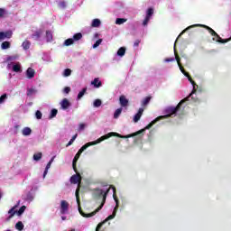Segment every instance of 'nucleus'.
<instances>
[{
  "label": "nucleus",
  "mask_w": 231,
  "mask_h": 231,
  "mask_svg": "<svg viewBox=\"0 0 231 231\" xmlns=\"http://www.w3.org/2000/svg\"><path fill=\"white\" fill-rule=\"evenodd\" d=\"M186 77L189 79V81L190 82V84H192V86H193V90L191 91L189 96H188L186 98L180 100L176 106L166 107L163 111L164 116H160L156 117L153 121H152L148 125L145 126L144 131L147 129H151V127H152V125H154V124H156L157 122H160V120H165V118H174V116H176V115H178V113H180V111H181V106H183V104H185V102L189 101V98H190V97H192V95H194V93H196V91L198 90V84H196V82L194 80H192V77H190V74H188V76H186Z\"/></svg>",
  "instance_id": "obj_1"
},
{
  "label": "nucleus",
  "mask_w": 231,
  "mask_h": 231,
  "mask_svg": "<svg viewBox=\"0 0 231 231\" xmlns=\"http://www.w3.org/2000/svg\"><path fill=\"white\" fill-rule=\"evenodd\" d=\"M145 129H142L139 130L134 134H130L128 135H122L118 133H115V132H110L103 136H101L100 138H98L97 141L94 142H89L87 143L86 144H84L79 150V152L76 153L75 157L76 159L79 160V158H80V154L83 153L84 151H86V149H88V147H91V145H97V143H100V142H104V140H107L108 138H111V136H116L117 138H133L134 136H138V134H142V133H144Z\"/></svg>",
  "instance_id": "obj_2"
},
{
  "label": "nucleus",
  "mask_w": 231,
  "mask_h": 231,
  "mask_svg": "<svg viewBox=\"0 0 231 231\" xmlns=\"http://www.w3.org/2000/svg\"><path fill=\"white\" fill-rule=\"evenodd\" d=\"M109 190H111L110 188H108V189H106V191L104 193V190L100 189H96L95 191L97 192V195L98 196V198H102V201L99 205V207L93 212L86 214L84 213V211L82 210V208L80 207V187H78L76 189V201L78 203V208H79V214L83 217H93V216H95L97 212H100V210H102V208H104V205H106V199H107V194H109Z\"/></svg>",
  "instance_id": "obj_3"
},
{
  "label": "nucleus",
  "mask_w": 231,
  "mask_h": 231,
  "mask_svg": "<svg viewBox=\"0 0 231 231\" xmlns=\"http://www.w3.org/2000/svg\"><path fill=\"white\" fill-rule=\"evenodd\" d=\"M113 189V198L116 201V207L114 208V211L112 213V215H109L106 219L103 222H100L97 227H96V231H100V228H102V226H104V225L106 224V221H110V219H115V217H116V212H118V207H119V201H118V198H116V188H115V186H110Z\"/></svg>",
  "instance_id": "obj_4"
},
{
  "label": "nucleus",
  "mask_w": 231,
  "mask_h": 231,
  "mask_svg": "<svg viewBox=\"0 0 231 231\" xmlns=\"http://www.w3.org/2000/svg\"><path fill=\"white\" fill-rule=\"evenodd\" d=\"M81 182H82V176L80 175V173L77 170L76 174L72 175L70 177V183H72L73 185H77V183H79V186Z\"/></svg>",
  "instance_id": "obj_5"
},
{
  "label": "nucleus",
  "mask_w": 231,
  "mask_h": 231,
  "mask_svg": "<svg viewBox=\"0 0 231 231\" xmlns=\"http://www.w3.org/2000/svg\"><path fill=\"white\" fill-rule=\"evenodd\" d=\"M68 210H69V203L66 200L60 201V214H67Z\"/></svg>",
  "instance_id": "obj_6"
},
{
  "label": "nucleus",
  "mask_w": 231,
  "mask_h": 231,
  "mask_svg": "<svg viewBox=\"0 0 231 231\" xmlns=\"http://www.w3.org/2000/svg\"><path fill=\"white\" fill-rule=\"evenodd\" d=\"M14 33L12 31H6L5 32H0V41H5V39H12V35Z\"/></svg>",
  "instance_id": "obj_7"
},
{
  "label": "nucleus",
  "mask_w": 231,
  "mask_h": 231,
  "mask_svg": "<svg viewBox=\"0 0 231 231\" xmlns=\"http://www.w3.org/2000/svg\"><path fill=\"white\" fill-rule=\"evenodd\" d=\"M60 106L64 111H66V109H69V107H71V103L68 98H63L60 102Z\"/></svg>",
  "instance_id": "obj_8"
},
{
  "label": "nucleus",
  "mask_w": 231,
  "mask_h": 231,
  "mask_svg": "<svg viewBox=\"0 0 231 231\" xmlns=\"http://www.w3.org/2000/svg\"><path fill=\"white\" fill-rule=\"evenodd\" d=\"M119 104L121 107H127L129 106V99H126L125 96L122 95L119 97Z\"/></svg>",
  "instance_id": "obj_9"
},
{
  "label": "nucleus",
  "mask_w": 231,
  "mask_h": 231,
  "mask_svg": "<svg viewBox=\"0 0 231 231\" xmlns=\"http://www.w3.org/2000/svg\"><path fill=\"white\" fill-rule=\"evenodd\" d=\"M15 208H17V205L14 206L11 209H9V217H7V221H10V219H12V217H14L15 214L17 215V210H15Z\"/></svg>",
  "instance_id": "obj_10"
},
{
  "label": "nucleus",
  "mask_w": 231,
  "mask_h": 231,
  "mask_svg": "<svg viewBox=\"0 0 231 231\" xmlns=\"http://www.w3.org/2000/svg\"><path fill=\"white\" fill-rule=\"evenodd\" d=\"M143 115V108H139L137 114L134 116V122L136 124L140 121V118H142V116Z\"/></svg>",
  "instance_id": "obj_11"
},
{
  "label": "nucleus",
  "mask_w": 231,
  "mask_h": 231,
  "mask_svg": "<svg viewBox=\"0 0 231 231\" xmlns=\"http://www.w3.org/2000/svg\"><path fill=\"white\" fill-rule=\"evenodd\" d=\"M26 77L29 79H33V77H35V69H32V68H28L25 73Z\"/></svg>",
  "instance_id": "obj_12"
},
{
  "label": "nucleus",
  "mask_w": 231,
  "mask_h": 231,
  "mask_svg": "<svg viewBox=\"0 0 231 231\" xmlns=\"http://www.w3.org/2000/svg\"><path fill=\"white\" fill-rule=\"evenodd\" d=\"M100 24H102L100 19L96 18L92 21L91 26L92 28H100Z\"/></svg>",
  "instance_id": "obj_13"
},
{
  "label": "nucleus",
  "mask_w": 231,
  "mask_h": 231,
  "mask_svg": "<svg viewBox=\"0 0 231 231\" xmlns=\"http://www.w3.org/2000/svg\"><path fill=\"white\" fill-rule=\"evenodd\" d=\"M173 50L177 64L178 66H181V59L180 58V55H178V51H176V44H174Z\"/></svg>",
  "instance_id": "obj_14"
},
{
  "label": "nucleus",
  "mask_w": 231,
  "mask_h": 231,
  "mask_svg": "<svg viewBox=\"0 0 231 231\" xmlns=\"http://www.w3.org/2000/svg\"><path fill=\"white\" fill-rule=\"evenodd\" d=\"M92 86L94 88H101L102 87V81L98 78H95L93 81H91Z\"/></svg>",
  "instance_id": "obj_15"
},
{
  "label": "nucleus",
  "mask_w": 231,
  "mask_h": 231,
  "mask_svg": "<svg viewBox=\"0 0 231 231\" xmlns=\"http://www.w3.org/2000/svg\"><path fill=\"white\" fill-rule=\"evenodd\" d=\"M55 157H52L51 159V161L47 163L46 165V168H45V171L43 172V178H46V174H48V170L50 169V167H51V163H53V160H54Z\"/></svg>",
  "instance_id": "obj_16"
},
{
  "label": "nucleus",
  "mask_w": 231,
  "mask_h": 231,
  "mask_svg": "<svg viewBox=\"0 0 231 231\" xmlns=\"http://www.w3.org/2000/svg\"><path fill=\"white\" fill-rule=\"evenodd\" d=\"M22 134L23 136H30V134H32V128L30 127H24L23 130H22Z\"/></svg>",
  "instance_id": "obj_17"
},
{
  "label": "nucleus",
  "mask_w": 231,
  "mask_h": 231,
  "mask_svg": "<svg viewBox=\"0 0 231 231\" xmlns=\"http://www.w3.org/2000/svg\"><path fill=\"white\" fill-rule=\"evenodd\" d=\"M30 46H32V42H30V41H28V40H25L22 43V48H23V50H30Z\"/></svg>",
  "instance_id": "obj_18"
},
{
  "label": "nucleus",
  "mask_w": 231,
  "mask_h": 231,
  "mask_svg": "<svg viewBox=\"0 0 231 231\" xmlns=\"http://www.w3.org/2000/svg\"><path fill=\"white\" fill-rule=\"evenodd\" d=\"M13 71H14V73H21V71H23L21 69V63H16L15 65H14Z\"/></svg>",
  "instance_id": "obj_19"
},
{
  "label": "nucleus",
  "mask_w": 231,
  "mask_h": 231,
  "mask_svg": "<svg viewBox=\"0 0 231 231\" xmlns=\"http://www.w3.org/2000/svg\"><path fill=\"white\" fill-rule=\"evenodd\" d=\"M16 230L23 231L24 229V224H23L21 221H18L15 224Z\"/></svg>",
  "instance_id": "obj_20"
},
{
  "label": "nucleus",
  "mask_w": 231,
  "mask_h": 231,
  "mask_svg": "<svg viewBox=\"0 0 231 231\" xmlns=\"http://www.w3.org/2000/svg\"><path fill=\"white\" fill-rule=\"evenodd\" d=\"M46 39L48 42H51V41H53V34L51 31L46 32Z\"/></svg>",
  "instance_id": "obj_21"
},
{
  "label": "nucleus",
  "mask_w": 231,
  "mask_h": 231,
  "mask_svg": "<svg viewBox=\"0 0 231 231\" xmlns=\"http://www.w3.org/2000/svg\"><path fill=\"white\" fill-rule=\"evenodd\" d=\"M88 91V88H82V90L78 94V100H80L84 95H86V92Z\"/></svg>",
  "instance_id": "obj_22"
},
{
  "label": "nucleus",
  "mask_w": 231,
  "mask_h": 231,
  "mask_svg": "<svg viewBox=\"0 0 231 231\" xmlns=\"http://www.w3.org/2000/svg\"><path fill=\"white\" fill-rule=\"evenodd\" d=\"M26 210V206H22L19 210H16V216H23Z\"/></svg>",
  "instance_id": "obj_23"
},
{
  "label": "nucleus",
  "mask_w": 231,
  "mask_h": 231,
  "mask_svg": "<svg viewBox=\"0 0 231 231\" xmlns=\"http://www.w3.org/2000/svg\"><path fill=\"white\" fill-rule=\"evenodd\" d=\"M117 55L118 57H124V55H125V47L119 48V50L117 51Z\"/></svg>",
  "instance_id": "obj_24"
},
{
  "label": "nucleus",
  "mask_w": 231,
  "mask_h": 231,
  "mask_svg": "<svg viewBox=\"0 0 231 231\" xmlns=\"http://www.w3.org/2000/svg\"><path fill=\"white\" fill-rule=\"evenodd\" d=\"M122 107L120 108H117L115 113H114V118L116 119V118H119L120 115H122Z\"/></svg>",
  "instance_id": "obj_25"
},
{
  "label": "nucleus",
  "mask_w": 231,
  "mask_h": 231,
  "mask_svg": "<svg viewBox=\"0 0 231 231\" xmlns=\"http://www.w3.org/2000/svg\"><path fill=\"white\" fill-rule=\"evenodd\" d=\"M202 26V28H205L206 30H208V32L210 33V35H214L216 31H214V29H212L211 27H208V25H200Z\"/></svg>",
  "instance_id": "obj_26"
},
{
  "label": "nucleus",
  "mask_w": 231,
  "mask_h": 231,
  "mask_svg": "<svg viewBox=\"0 0 231 231\" xmlns=\"http://www.w3.org/2000/svg\"><path fill=\"white\" fill-rule=\"evenodd\" d=\"M73 42H75L73 38H69V39L65 40L64 46H71V44H73Z\"/></svg>",
  "instance_id": "obj_27"
},
{
  "label": "nucleus",
  "mask_w": 231,
  "mask_h": 231,
  "mask_svg": "<svg viewBox=\"0 0 231 231\" xmlns=\"http://www.w3.org/2000/svg\"><path fill=\"white\" fill-rule=\"evenodd\" d=\"M42 158V152H37V153H34L33 155V160L35 162H39V160H41Z\"/></svg>",
  "instance_id": "obj_28"
},
{
  "label": "nucleus",
  "mask_w": 231,
  "mask_h": 231,
  "mask_svg": "<svg viewBox=\"0 0 231 231\" xmlns=\"http://www.w3.org/2000/svg\"><path fill=\"white\" fill-rule=\"evenodd\" d=\"M2 50H8L10 48V42H4L1 44Z\"/></svg>",
  "instance_id": "obj_29"
},
{
  "label": "nucleus",
  "mask_w": 231,
  "mask_h": 231,
  "mask_svg": "<svg viewBox=\"0 0 231 231\" xmlns=\"http://www.w3.org/2000/svg\"><path fill=\"white\" fill-rule=\"evenodd\" d=\"M152 98V97L149 96L146 97L143 102H142V106H147V104H149V102H151V99Z\"/></svg>",
  "instance_id": "obj_30"
},
{
  "label": "nucleus",
  "mask_w": 231,
  "mask_h": 231,
  "mask_svg": "<svg viewBox=\"0 0 231 231\" xmlns=\"http://www.w3.org/2000/svg\"><path fill=\"white\" fill-rule=\"evenodd\" d=\"M57 113H59V110H57L56 108L52 109L51 111V115H50L49 118L50 119L55 118V116H57Z\"/></svg>",
  "instance_id": "obj_31"
},
{
  "label": "nucleus",
  "mask_w": 231,
  "mask_h": 231,
  "mask_svg": "<svg viewBox=\"0 0 231 231\" xmlns=\"http://www.w3.org/2000/svg\"><path fill=\"white\" fill-rule=\"evenodd\" d=\"M77 162H79V159H77V157H74L72 161V169L74 172H77Z\"/></svg>",
  "instance_id": "obj_32"
},
{
  "label": "nucleus",
  "mask_w": 231,
  "mask_h": 231,
  "mask_svg": "<svg viewBox=\"0 0 231 231\" xmlns=\"http://www.w3.org/2000/svg\"><path fill=\"white\" fill-rule=\"evenodd\" d=\"M152 14H154V9H152L151 7L148 8L147 13H146V17H149L151 19Z\"/></svg>",
  "instance_id": "obj_33"
},
{
  "label": "nucleus",
  "mask_w": 231,
  "mask_h": 231,
  "mask_svg": "<svg viewBox=\"0 0 231 231\" xmlns=\"http://www.w3.org/2000/svg\"><path fill=\"white\" fill-rule=\"evenodd\" d=\"M127 21V19L125 18H117L116 20V24H124V23H125Z\"/></svg>",
  "instance_id": "obj_34"
},
{
  "label": "nucleus",
  "mask_w": 231,
  "mask_h": 231,
  "mask_svg": "<svg viewBox=\"0 0 231 231\" xmlns=\"http://www.w3.org/2000/svg\"><path fill=\"white\" fill-rule=\"evenodd\" d=\"M72 39H73V41H80V39H82V34L80 32H78L73 35Z\"/></svg>",
  "instance_id": "obj_35"
},
{
  "label": "nucleus",
  "mask_w": 231,
  "mask_h": 231,
  "mask_svg": "<svg viewBox=\"0 0 231 231\" xmlns=\"http://www.w3.org/2000/svg\"><path fill=\"white\" fill-rule=\"evenodd\" d=\"M102 106V100L100 99H96L94 101V107H100Z\"/></svg>",
  "instance_id": "obj_36"
},
{
  "label": "nucleus",
  "mask_w": 231,
  "mask_h": 231,
  "mask_svg": "<svg viewBox=\"0 0 231 231\" xmlns=\"http://www.w3.org/2000/svg\"><path fill=\"white\" fill-rule=\"evenodd\" d=\"M32 39H41V32L36 31L32 35Z\"/></svg>",
  "instance_id": "obj_37"
},
{
  "label": "nucleus",
  "mask_w": 231,
  "mask_h": 231,
  "mask_svg": "<svg viewBox=\"0 0 231 231\" xmlns=\"http://www.w3.org/2000/svg\"><path fill=\"white\" fill-rule=\"evenodd\" d=\"M180 70L182 74H184L185 77H189V72L185 71V69L183 68V65H179Z\"/></svg>",
  "instance_id": "obj_38"
},
{
  "label": "nucleus",
  "mask_w": 231,
  "mask_h": 231,
  "mask_svg": "<svg viewBox=\"0 0 231 231\" xmlns=\"http://www.w3.org/2000/svg\"><path fill=\"white\" fill-rule=\"evenodd\" d=\"M71 75V69H66L63 72L64 77H69Z\"/></svg>",
  "instance_id": "obj_39"
},
{
  "label": "nucleus",
  "mask_w": 231,
  "mask_h": 231,
  "mask_svg": "<svg viewBox=\"0 0 231 231\" xmlns=\"http://www.w3.org/2000/svg\"><path fill=\"white\" fill-rule=\"evenodd\" d=\"M35 93L34 88H28L27 89V97H32Z\"/></svg>",
  "instance_id": "obj_40"
},
{
  "label": "nucleus",
  "mask_w": 231,
  "mask_h": 231,
  "mask_svg": "<svg viewBox=\"0 0 231 231\" xmlns=\"http://www.w3.org/2000/svg\"><path fill=\"white\" fill-rule=\"evenodd\" d=\"M35 116L37 120H41V118H42V113L40 110H37L35 113Z\"/></svg>",
  "instance_id": "obj_41"
},
{
  "label": "nucleus",
  "mask_w": 231,
  "mask_h": 231,
  "mask_svg": "<svg viewBox=\"0 0 231 231\" xmlns=\"http://www.w3.org/2000/svg\"><path fill=\"white\" fill-rule=\"evenodd\" d=\"M149 21H151V18H149V16H145L143 22V26H147V24H149Z\"/></svg>",
  "instance_id": "obj_42"
},
{
  "label": "nucleus",
  "mask_w": 231,
  "mask_h": 231,
  "mask_svg": "<svg viewBox=\"0 0 231 231\" xmlns=\"http://www.w3.org/2000/svg\"><path fill=\"white\" fill-rule=\"evenodd\" d=\"M102 44V39H98L95 44L93 45V48H98V46H100Z\"/></svg>",
  "instance_id": "obj_43"
},
{
  "label": "nucleus",
  "mask_w": 231,
  "mask_h": 231,
  "mask_svg": "<svg viewBox=\"0 0 231 231\" xmlns=\"http://www.w3.org/2000/svg\"><path fill=\"white\" fill-rule=\"evenodd\" d=\"M8 98V95L4 94L0 97V104H3V102H5V100H6Z\"/></svg>",
  "instance_id": "obj_44"
},
{
  "label": "nucleus",
  "mask_w": 231,
  "mask_h": 231,
  "mask_svg": "<svg viewBox=\"0 0 231 231\" xmlns=\"http://www.w3.org/2000/svg\"><path fill=\"white\" fill-rule=\"evenodd\" d=\"M86 129V124L80 123L79 126V131H84Z\"/></svg>",
  "instance_id": "obj_45"
},
{
  "label": "nucleus",
  "mask_w": 231,
  "mask_h": 231,
  "mask_svg": "<svg viewBox=\"0 0 231 231\" xmlns=\"http://www.w3.org/2000/svg\"><path fill=\"white\" fill-rule=\"evenodd\" d=\"M59 6H60V8H66V2L65 1L60 2Z\"/></svg>",
  "instance_id": "obj_46"
},
{
  "label": "nucleus",
  "mask_w": 231,
  "mask_h": 231,
  "mask_svg": "<svg viewBox=\"0 0 231 231\" xmlns=\"http://www.w3.org/2000/svg\"><path fill=\"white\" fill-rule=\"evenodd\" d=\"M140 42H141L140 40H135V42H134V47L138 48V46H140Z\"/></svg>",
  "instance_id": "obj_47"
},
{
  "label": "nucleus",
  "mask_w": 231,
  "mask_h": 231,
  "mask_svg": "<svg viewBox=\"0 0 231 231\" xmlns=\"http://www.w3.org/2000/svg\"><path fill=\"white\" fill-rule=\"evenodd\" d=\"M63 91H64V93H66L68 95L71 91V88L65 87Z\"/></svg>",
  "instance_id": "obj_48"
},
{
  "label": "nucleus",
  "mask_w": 231,
  "mask_h": 231,
  "mask_svg": "<svg viewBox=\"0 0 231 231\" xmlns=\"http://www.w3.org/2000/svg\"><path fill=\"white\" fill-rule=\"evenodd\" d=\"M164 62H174V58H166Z\"/></svg>",
  "instance_id": "obj_49"
},
{
  "label": "nucleus",
  "mask_w": 231,
  "mask_h": 231,
  "mask_svg": "<svg viewBox=\"0 0 231 231\" xmlns=\"http://www.w3.org/2000/svg\"><path fill=\"white\" fill-rule=\"evenodd\" d=\"M5 15V9L0 8V17H3Z\"/></svg>",
  "instance_id": "obj_50"
},
{
  "label": "nucleus",
  "mask_w": 231,
  "mask_h": 231,
  "mask_svg": "<svg viewBox=\"0 0 231 231\" xmlns=\"http://www.w3.org/2000/svg\"><path fill=\"white\" fill-rule=\"evenodd\" d=\"M73 142H75L73 139H70V142H69L66 145V147H69V145H73Z\"/></svg>",
  "instance_id": "obj_51"
},
{
  "label": "nucleus",
  "mask_w": 231,
  "mask_h": 231,
  "mask_svg": "<svg viewBox=\"0 0 231 231\" xmlns=\"http://www.w3.org/2000/svg\"><path fill=\"white\" fill-rule=\"evenodd\" d=\"M15 60V57H14V56H9L7 58V60Z\"/></svg>",
  "instance_id": "obj_52"
},
{
  "label": "nucleus",
  "mask_w": 231,
  "mask_h": 231,
  "mask_svg": "<svg viewBox=\"0 0 231 231\" xmlns=\"http://www.w3.org/2000/svg\"><path fill=\"white\" fill-rule=\"evenodd\" d=\"M77 136H79V134H74L73 136H72V138H71V140H73L74 142H75V140H77Z\"/></svg>",
  "instance_id": "obj_53"
},
{
  "label": "nucleus",
  "mask_w": 231,
  "mask_h": 231,
  "mask_svg": "<svg viewBox=\"0 0 231 231\" xmlns=\"http://www.w3.org/2000/svg\"><path fill=\"white\" fill-rule=\"evenodd\" d=\"M190 28H192V26L188 27V28L185 29L181 33H185V32H187V30L190 29Z\"/></svg>",
  "instance_id": "obj_54"
},
{
  "label": "nucleus",
  "mask_w": 231,
  "mask_h": 231,
  "mask_svg": "<svg viewBox=\"0 0 231 231\" xmlns=\"http://www.w3.org/2000/svg\"><path fill=\"white\" fill-rule=\"evenodd\" d=\"M213 41H217V36H215V38H213Z\"/></svg>",
  "instance_id": "obj_55"
},
{
  "label": "nucleus",
  "mask_w": 231,
  "mask_h": 231,
  "mask_svg": "<svg viewBox=\"0 0 231 231\" xmlns=\"http://www.w3.org/2000/svg\"><path fill=\"white\" fill-rule=\"evenodd\" d=\"M61 219H63V221H64V219H66V217H61Z\"/></svg>",
  "instance_id": "obj_56"
}]
</instances>
